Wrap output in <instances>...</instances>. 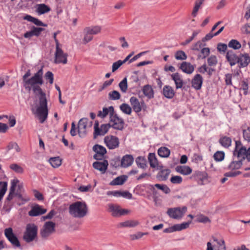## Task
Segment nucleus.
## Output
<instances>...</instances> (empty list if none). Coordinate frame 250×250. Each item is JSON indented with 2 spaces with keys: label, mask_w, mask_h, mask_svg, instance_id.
Instances as JSON below:
<instances>
[{
  "label": "nucleus",
  "mask_w": 250,
  "mask_h": 250,
  "mask_svg": "<svg viewBox=\"0 0 250 250\" xmlns=\"http://www.w3.org/2000/svg\"><path fill=\"white\" fill-rule=\"evenodd\" d=\"M32 89L36 95H40L39 98L40 105L37 106V112L40 123H43L47 119L48 115L47 101L46 94L43 92L40 85L33 86Z\"/></svg>",
  "instance_id": "obj_1"
},
{
  "label": "nucleus",
  "mask_w": 250,
  "mask_h": 250,
  "mask_svg": "<svg viewBox=\"0 0 250 250\" xmlns=\"http://www.w3.org/2000/svg\"><path fill=\"white\" fill-rule=\"evenodd\" d=\"M226 58L230 66L238 64L240 69L247 67L250 63V57L248 53H239L237 54L232 50L227 51Z\"/></svg>",
  "instance_id": "obj_2"
},
{
  "label": "nucleus",
  "mask_w": 250,
  "mask_h": 250,
  "mask_svg": "<svg viewBox=\"0 0 250 250\" xmlns=\"http://www.w3.org/2000/svg\"><path fill=\"white\" fill-rule=\"evenodd\" d=\"M88 212V207L85 202L77 201L69 206V213L74 217L83 218Z\"/></svg>",
  "instance_id": "obj_3"
},
{
  "label": "nucleus",
  "mask_w": 250,
  "mask_h": 250,
  "mask_svg": "<svg viewBox=\"0 0 250 250\" xmlns=\"http://www.w3.org/2000/svg\"><path fill=\"white\" fill-rule=\"evenodd\" d=\"M233 156L240 158L242 156H245L248 162H250V147L247 149L243 146L240 140L235 141V146L233 151Z\"/></svg>",
  "instance_id": "obj_4"
},
{
  "label": "nucleus",
  "mask_w": 250,
  "mask_h": 250,
  "mask_svg": "<svg viewBox=\"0 0 250 250\" xmlns=\"http://www.w3.org/2000/svg\"><path fill=\"white\" fill-rule=\"evenodd\" d=\"M38 234V227L34 224H29L27 225L24 232L23 239L27 243L34 241Z\"/></svg>",
  "instance_id": "obj_5"
},
{
  "label": "nucleus",
  "mask_w": 250,
  "mask_h": 250,
  "mask_svg": "<svg viewBox=\"0 0 250 250\" xmlns=\"http://www.w3.org/2000/svg\"><path fill=\"white\" fill-rule=\"evenodd\" d=\"M110 127H112V124L110 123L102 124L99 127V121H95L94 125L93 138L96 139L98 136L104 135Z\"/></svg>",
  "instance_id": "obj_6"
},
{
  "label": "nucleus",
  "mask_w": 250,
  "mask_h": 250,
  "mask_svg": "<svg viewBox=\"0 0 250 250\" xmlns=\"http://www.w3.org/2000/svg\"><path fill=\"white\" fill-rule=\"evenodd\" d=\"M187 211V208L183 206L182 208H168L167 213L170 218L174 219L182 218Z\"/></svg>",
  "instance_id": "obj_7"
},
{
  "label": "nucleus",
  "mask_w": 250,
  "mask_h": 250,
  "mask_svg": "<svg viewBox=\"0 0 250 250\" xmlns=\"http://www.w3.org/2000/svg\"><path fill=\"white\" fill-rule=\"evenodd\" d=\"M4 234L13 247L19 248L21 250L22 249L17 236L14 233L11 228L6 229L4 230Z\"/></svg>",
  "instance_id": "obj_8"
},
{
  "label": "nucleus",
  "mask_w": 250,
  "mask_h": 250,
  "mask_svg": "<svg viewBox=\"0 0 250 250\" xmlns=\"http://www.w3.org/2000/svg\"><path fill=\"white\" fill-rule=\"evenodd\" d=\"M26 83H31V86L43 84L44 81L43 80L42 67L35 73L31 78L28 79Z\"/></svg>",
  "instance_id": "obj_9"
},
{
  "label": "nucleus",
  "mask_w": 250,
  "mask_h": 250,
  "mask_svg": "<svg viewBox=\"0 0 250 250\" xmlns=\"http://www.w3.org/2000/svg\"><path fill=\"white\" fill-rule=\"evenodd\" d=\"M104 143L109 149H114L119 147L120 144L119 138L117 136L111 135L104 137Z\"/></svg>",
  "instance_id": "obj_10"
},
{
  "label": "nucleus",
  "mask_w": 250,
  "mask_h": 250,
  "mask_svg": "<svg viewBox=\"0 0 250 250\" xmlns=\"http://www.w3.org/2000/svg\"><path fill=\"white\" fill-rule=\"evenodd\" d=\"M110 123H113L112 124V128L117 130L122 131L124 128L125 124L124 120L120 117L118 114H115L114 116L109 119Z\"/></svg>",
  "instance_id": "obj_11"
},
{
  "label": "nucleus",
  "mask_w": 250,
  "mask_h": 250,
  "mask_svg": "<svg viewBox=\"0 0 250 250\" xmlns=\"http://www.w3.org/2000/svg\"><path fill=\"white\" fill-rule=\"evenodd\" d=\"M93 151L95 152L93 158L96 160H102L104 158V155L107 153L106 148L99 144L95 145L92 148Z\"/></svg>",
  "instance_id": "obj_12"
},
{
  "label": "nucleus",
  "mask_w": 250,
  "mask_h": 250,
  "mask_svg": "<svg viewBox=\"0 0 250 250\" xmlns=\"http://www.w3.org/2000/svg\"><path fill=\"white\" fill-rule=\"evenodd\" d=\"M67 54L64 53L61 48L59 46H56L55 59L54 60L55 63H62L66 64L67 62Z\"/></svg>",
  "instance_id": "obj_13"
},
{
  "label": "nucleus",
  "mask_w": 250,
  "mask_h": 250,
  "mask_svg": "<svg viewBox=\"0 0 250 250\" xmlns=\"http://www.w3.org/2000/svg\"><path fill=\"white\" fill-rule=\"evenodd\" d=\"M88 123V119L87 118H83L80 120L78 125V132L79 135L82 137L86 134V128Z\"/></svg>",
  "instance_id": "obj_14"
},
{
  "label": "nucleus",
  "mask_w": 250,
  "mask_h": 250,
  "mask_svg": "<svg viewBox=\"0 0 250 250\" xmlns=\"http://www.w3.org/2000/svg\"><path fill=\"white\" fill-rule=\"evenodd\" d=\"M44 30L45 29L42 27L32 26L31 30L23 34V37L26 39H30L34 36L38 37L40 35L41 32Z\"/></svg>",
  "instance_id": "obj_15"
},
{
  "label": "nucleus",
  "mask_w": 250,
  "mask_h": 250,
  "mask_svg": "<svg viewBox=\"0 0 250 250\" xmlns=\"http://www.w3.org/2000/svg\"><path fill=\"white\" fill-rule=\"evenodd\" d=\"M46 211V209L43 208L42 206L38 204H35L28 212V215L30 216H38L44 214Z\"/></svg>",
  "instance_id": "obj_16"
},
{
  "label": "nucleus",
  "mask_w": 250,
  "mask_h": 250,
  "mask_svg": "<svg viewBox=\"0 0 250 250\" xmlns=\"http://www.w3.org/2000/svg\"><path fill=\"white\" fill-rule=\"evenodd\" d=\"M203 83V78L202 76L200 74H197L191 80V86L196 90H200L202 87Z\"/></svg>",
  "instance_id": "obj_17"
},
{
  "label": "nucleus",
  "mask_w": 250,
  "mask_h": 250,
  "mask_svg": "<svg viewBox=\"0 0 250 250\" xmlns=\"http://www.w3.org/2000/svg\"><path fill=\"white\" fill-rule=\"evenodd\" d=\"M129 101L133 110L136 113L140 112L142 110V106L145 104L143 101L141 103L142 105H141L138 99L134 96L131 97Z\"/></svg>",
  "instance_id": "obj_18"
},
{
  "label": "nucleus",
  "mask_w": 250,
  "mask_h": 250,
  "mask_svg": "<svg viewBox=\"0 0 250 250\" xmlns=\"http://www.w3.org/2000/svg\"><path fill=\"white\" fill-rule=\"evenodd\" d=\"M92 166L95 169L100 171L102 173H104L107 169L108 163L107 160H104L102 162L98 161L94 162Z\"/></svg>",
  "instance_id": "obj_19"
},
{
  "label": "nucleus",
  "mask_w": 250,
  "mask_h": 250,
  "mask_svg": "<svg viewBox=\"0 0 250 250\" xmlns=\"http://www.w3.org/2000/svg\"><path fill=\"white\" fill-rule=\"evenodd\" d=\"M239 158L240 159L238 161L233 160L229 165L228 169L231 170L240 169L243 165V162L246 159V157H245V156H242Z\"/></svg>",
  "instance_id": "obj_20"
},
{
  "label": "nucleus",
  "mask_w": 250,
  "mask_h": 250,
  "mask_svg": "<svg viewBox=\"0 0 250 250\" xmlns=\"http://www.w3.org/2000/svg\"><path fill=\"white\" fill-rule=\"evenodd\" d=\"M179 69L185 73L190 74L194 71V66L190 62H183L181 63Z\"/></svg>",
  "instance_id": "obj_21"
},
{
  "label": "nucleus",
  "mask_w": 250,
  "mask_h": 250,
  "mask_svg": "<svg viewBox=\"0 0 250 250\" xmlns=\"http://www.w3.org/2000/svg\"><path fill=\"white\" fill-rule=\"evenodd\" d=\"M134 161V158L132 155L126 154L124 155L121 161V167H127L130 166Z\"/></svg>",
  "instance_id": "obj_22"
},
{
  "label": "nucleus",
  "mask_w": 250,
  "mask_h": 250,
  "mask_svg": "<svg viewBox=\"0 0 250 250\" xmlns=\"http://www.w3.org/2000/svg\"><path fill=\"white\" fill-rule=\"evenodd\" d=\"M162 92L164 97L169 99L173 98L175 94V92L172 87L168 85L164 86Z\"/></svg>",
  "instance_id": "obj_23"
},
{
  "label": "nucleus",
  "mask_w": 250,
  "mask_h": 250,
  "mask_svg": "<svg viewBox=\"0 0 250 250\" xmlns=\"http://www.w3.org/2000/svg\"><path fill=\"white\" fill-rule=\"evenodd\" d=\"M192 177L196 180L200 181L201 183H199L200 184L203 185L204 180L208 178V174L206 171L196 170L193 173Z\"/></svg>",
  "instance_id": "obj_24"
},
{
  "label": "nucleus",
  "mask_w": 250,
  "mask_h": 250,
  "mask_svg": "<svg viewBox=\"0 0 250 250\" xmlns=\"http://www.w3.org/2000/svg\"><path fill=\"white\" fill-rule=\"evenodd\" d=\"M171 79L174 81L176 89L182 88L184 82L179 73L176 72L171 75Z\"/></svg>",
  "instance_id": "obj_25"
},
{
  "label": "nucleus",
  "mask_w": 250,
  "mask_h": 250,
  "mask_svg": "<svg viewBox=\"0 0 250 250\" xmlns=\"http://www.w3.org/2000/svg\"><path fill=\"white\" fill-rule=\"evenodd\" d=\"M213 242L216 243L213 247L215 250H226L225 241L223 239L218 240L216 237L212 236Z\"/></svg>",
  "instance_id": "obj_26"
},
{
  "label": "nucleus",
  "mask_w": 250,
  "mask_h": 250,
  "mask_svg": "<svg viewBox=\"0 0 250 250\" xmlns=\"http://www.w3.org/2000/svg\"><path fill=\"white\" fill-rule=\"evenodd\" d=\"M176 171L184 175H188L192 172V169L188 166H178L175 168Z\"/></svg>",
  "instance_id": "obj_27"
},
{
  "label": "nucleus",
  "mask_w": 250,
  "mask_h": 250,
  "mask_svg": "<svg viewBox=\"0 0 250 250\" xmlns=\"http://www.w3.org/2000/svg\"><path fill=\"white\" fill-rule=\"evenodd\" d=\"M127 178L128 176L126 175L119 176L113 180L110 185L111 186L122 185L126 182Z\"/></svg>",
  "instance_id": "obj_28"
},
{
  "label": "nucleus",
  "mask_w": 250,
  "mask_h": 250,
  "mask_svg": "<svg viewBox=\"0 0 250 250\" xmlns=\"http://www.w3.org/2000/svg\"><path fill=\"white\" fill-rule=\"evenodd\" d=\"M23 19L32 22L37 26H47V24L43 23L38 19L34 18L31 15H26L23 17Z\"/></svg>",
  "instance_id": "obj_29"
},
{
  "label": "nucleus",
  "mask_w": 250,
  "mask_h": 250,
  "mask_svg": "<svg viewBox=\"0 0 250 250\" xmlns=\"http://www.w3.org/2000/svg\"><path fill=\"white\" fill-rule=\"evenodd\" d=\"M142 90L144 94L148 99H151L154 97V91L150 85H144Z\"/></svg>",
  "instance_id": "obj_30"
},
{
  "label": "nucleus",
  "mask_w": 250,
  "mask_h": 250,
  "mask_svg": "<svg viewBox=\"0 0 250 250\" xmlns=\"http://www.w3.org/2000/svg\"><path fill=\"white\" fill-rule=\"evenodd\" d=\"M231 139L228 136L221 137L219 139V144L225 148H229L231 145Z\"/></svg>",
  "instance_id": "obj_31"
},
{
  "label": "nucleus",
  "mask_w": 250,
  "mask_h": 250,
  "mask_svg": "<svg viewBox=\"0 0 250 250\" xmlns=\"http://www.w3.org/2000/svg\"><path fill=\"white\" fill-rule=\"evenodd\" d=\"M136 165L139 168L145 169L147 167L146 160L145 157L138 156L135 160Z\"/></svg>",
  "instance_id": "obj_32"
},
{
  "label": "nucleus",
  "mask_w": 250,
  "mask_h": 250,
  "mask_svg": "<svg viewBox=\"0 0 250 250\" xmlns=\"http://www.w3.org/2000/svg\"><path fill=\"white\" fill-rule=\"evenodd\" d=\"M148 160L150 166L152 168H155L158 165V160L154 153H149Z\"/></svg>",
  "instance_id": "obj_33"
},
{
  "label": "nucleus",
  "mask_w": 250,
  "mask_h": 250,
  "mask_svg": "<svg viewBox=\"0 0 250 250\" xmlns=\"http://www.w3.org/2000/svg\"><path fill=\"white\" fill-rule=\"evenodd\" d=\"M170 154V150L167 147L162 146L158 150V154L162 158H167Z\"/></svg>",
  "instance_id": "obj_34"
},
{
  "label": "nucleus",
  "mask_w": 250,
  "mask_h": 250,
  "mask_svg": "<svg viewBox=\"0 0 250 250\" xmlns=\"http://www.w3.org/2000/svg\"><path fill=\"white\" fill-rule=\"evenodd\" d=\"M101 27L99 26L85 27L84 29V33H88L93 35H96L101 32Z\"/></svg>",
  "instance_id": "obj_35"
},
{
  "label": "nucleus",
  "mask_w": 250,
  "mask_h": 250,
  "mask_svg": "<svg viewBox=\"0 0 250 250\" xmlns=\"http://www.w3.org/2000/svg\"><path fill=\"white\" fill-rule=\"evenodd\" d=\"M50 10L48 6L43 3L38 5L36 11L39 15H42L49 12Z\"/></svg>",
  "instance_id": "obj_36"
},
{
  "label": "nucleus",
  "mask_w": 250,
  "mask_h": 250,
  "mask_svg": "<svg viewBox=\"0 0 250 250\" xmlns=\"http://www.w3.org/2000/svg\"><path fill=\"white\" fill-rule=\"evenodd\" d=\"M170 170L169 169H165L160 170L157 174V178L161 181H166L168 177Z\"/></svg>",
  "instance_id": "obj_37"
},
{
  "label": "nucleus",
  "mask_w": 250,
  "mask_h": 250,
  "mask_svg": "<svg viewBox=\"0 0 250 250\" xmlns=\"http://www.w3.org/2000/svg\"><path fill=\"white\" fill-rule=\"evenodd\" d=\"M109 210L112 212V215L114 217L120 216V208L118 206H114L112 204L109 205Z\"/></svg>",
  "instance_id": "obj_38"
},
{
  "label": "nucleus",
  "mask_w": 250,
  "mask_h": 250,
  "mask_svg": "<svg viewBox=\"0 0 250 250\" xmlns=\"http://www.w3.org/2000/svg\"><path fill=\"white\" fill-rule=\"evenodd\" d=\"M228 47L234 50H238L241 47V44L237 40L232 39L229 42Z\"/></svg>",
  "instance_id": "obj_39"
},
{
  "label": "nucleus",
  "mask_w": 250,
  "mask_h": 250,
  "mask_svg": "<svg viewBox=\"0 0 250 250\" xmlns=\"http://www.w3.org/2000/svg\"><path fill=\"white\" fill-rule=\"evenodd\" d=\"M200 54H199L197 56V59H205L208 57L210 54V49L208 47H204L201 49Z\"/></svg>",
  "instance_id": "obj_40"
},
{
  "label": "nucleus",
  "mask_w": 250,
  "mask_h": 250,
  "mask_svg": "<svg viewBox=\"0 0 250 250\" xmlns=\"http://www.w3.org/2000/svg\"><path fill=\"white\" fill-rule=\"evenodd\" d=\"M49 161L53 167H58L62 164V161L59 157L50 158Z\"/></svg>",
  "instance_id": "obj_41"
},
{
  "label": "nucleus",
  "mask_w": 250,
  "mask_h": 250,
  "mask_svg": "<svg viewBox=\"0 0 250 250\" xmlns=\"http://www.w3.org/2000/svg\"><path fill=\"white\" fill-rule=\"evenodd\" d=\"M120 110L125 114L130 115L132 112L131 107L127 104L123 103L120 106Z\"/></svg>",
  "instance_id": "obj_42"
},
{
  "label": "nucleus",
  "mask_w": 250,
  "mask_h": 250,
  "mask_svg": "<svg viewBox=\"0 0 250 250\" xmlns=\"http://www.w3.org/2000/svg\"><path fill=\"white\" fill-rule=\"evenodd\" d=\"M225 154L223 151H217L213 155V158L216 162H221L225 158Z\"/></svg>",
  "instance_id": "obj_43"
},
{
  "label": "nucleus",
  "mask_w": 250,
  "mask_h": 250,
  "mask_svg": "<svg viewBox=\"0 0 250 250\" xmlns=\"http://www.w3.org/2000/svg\"><path fill=\"white\" fill-rule=\"evenodd\" d=\"M43 228L47 230L49 232L52 233L55 231V223L52 221H48L45 223Z\"/></svg>",
  "instance_id": "obj_44"
},
{
  "label": "nucleus",
  "mask_w": 250,
  "mask_h": 250,
  "mask_svg": "<svg viewBox=\"0 0 250 250\" xmlns=\"http://www.w3.org/2000/svg\"><path fill=\"white\" fill-rule=\"evenodd\" d=\"M121 94L118 91L113 90L108 93V99L110 100H117L121 98Z\"/></svg>",
  "instance_id": "obj_45"
},
{
  "label": "nucleus",
  "mask_w": 250,
  "mask_h": 250,
  "mask_svg": "<svg viewBox=\"0 0 250 250\" xmlns=\"http://www.w3.org/2000/svg\"><path fill=\"white\" fill-rule=\"evenodd\" d=\"M154 186L166 194H168L170 192V188L166 185L156 184Z\"/></svg>",
  "instance_id": "obj_46"
},
{
  "label": "nucleus",
  "mask_w": 250,
  "mask_h": 250,
  "mask_svg": "<svg viewBox=\"0 0 250 250\" xmlns=\"http://www.w3.org/2000/svg\"><path fill=\"white\" fill-rule=\"evenodd\" d=\"M249 81L246 79L243 80L241 82L240 89H242L244 91V94L247 95L249 94Z\"/></svg>",
  "instance_id": "obj_47"
},
{
  "label": "nucleus",
  "mask_w": 250,
  "mask_h": 250,
  "mask_svg": "<svg viewBox=\"0 0 250 250\" xmlns=\"http://www.w3.org/2000/svg\"><path fill=\"white\" fill-rule=\"evenodd\" d=\"M175 58L177 60H185L187 58V56L184 51L178 50L175 54Z\"/></svg>",
  "instance_id": "obj_48"
},
{
  "label": "nucleus",
  "mask_w": 250,
  "mask_h": 250,
  "mask_svg": "<svg viewBox=\"0 0 250 250\" xmlns=\"http://www.w3.org/2000/svg\"><path fill=\"white\" fill-rule=\"evenodd\" d=\"M119 86L122 92L124 93L126 92L127 89V81L126 77L124 78L119 83Z\"/></svg>",
  "instance_id": "obj_49"
},
{
  "label": "nucleus",
  "mask_w": 250,
  "mask_h": 250,
  "mask_svg": "<svg viewBox=\"0 0 250 250\" xmlns=\"http://www.w3.org/2000/svg\"><path fill=\"white\" fill-rule=\"evenodd\" d=\"M15 196L17 197L21 201V203H17V204L19 206H21L24 204L25 203L29 201L30 199L29 198H25L23 197L21 192L16 191V193L15 194Z\"/></svg>",
  "instance_id": "obj_50"
},
{
  "label": "nucleus",
  "mask_w": 250,
  "mask_h": 250,
  "mask_svg": "<svg viewBox=\"0 0 250 250\" xmlns=\"http://www.w3.org/2000/svg\"><path fill=\"white\" fill-rule=\"evenodd\" d=\"M196 222L203 223H210L211 220L208 217L203 214H200L197 217Z\"/></svg>",
  "instance_id": "obj_51"
},
{
  "label": "nucleus",
  "mask_w": 250,
  "mask_h": 250,
  "mask_svg": "<svg viewBox=\"0 0 250 250\" xmlns=\"http://www.w3.org/2000/svg\"><path fill=\"white\" fill-rule=\"evenodd\" d=\"M228 46L226 43L219 42L217 45V50L220 53H225L227 52Z\"/></svg>",
  "instance_id": "obj_52"
},
{
  "label": "nucleus",
  "mask_w": 250,
  "mask_h": 250,
  "mask_svg": "<svg viewBox=\"0 0 250 250\" xmlns=\"http://www.w3.org/2000/svg\"><path fill=\"white\" fill-rule=\"evenodd\" d=\"M10 168L18 173H22L24 171L23 168L17 164H12L10 165Z\"/></svg>",
  "instance_id": "obj_53"
},
{
  "label": "nucleus",
  "mask_w": 250,
  "mask_h": 250,
  "mask_svg": "<svg viewBox=\"0 0 250 250\" xmlns=\"http://www.w3.org/2000/svg\"><path fill=\"white\" fill-rule=\"evenodd\" d=\"M19 183V180L17 179H14L11 180V187L9 189V192L16 194V188L17 184Z\"/></svg>",
  "instance_id": "obj_54"
},
{
  "label": "nucleus",
  "mask_w": 250,
  "mask_h": 250,
  "mask_svg": "<svg viewBox=\"0 0 250 250\" xmlns=\"http://www.w3.org/2000/svg\"><path fill=\"white\" fill-rule=\"evenodd\" d=\"M144 188H147L149 189L152 192L153 194V197L154 199H155L157 198V195L158 194L157 191L155 189V187L154 185H147V184H144L142 186Z\"/></svg>",
  "instance_id": "obj_55"
},
{
  "label": "nucleus",
  "mask_w": 250,
  "mask_h": 250,
  "mask_svg": "<svg viewBox=\"0 0 250 250\" xmlns=\"http://www.w3.org/2000/svg\"><path fill=\"white\" fill-rule=\"evenodd\" d=\"M120 158L119 156L115 157L114 158L111 159L110 162V165L112 167L115 168H117L121 166Z\"/></svg>",
  "instance_id": "obj_56"
},
{
  "label": "nucleus",
  "mask_w": 250,
  "mask_h": 250,
  "mask_svg": "<svg viewBox=\"0 0 250 250\" xmlns=\"http://www.w3.org/2000/svg\"><path fill=\"white\" fill-rule=\"evenodd\" d=\"M206 43H203L202 41L196 42L192 46L191 49L195 51H199L202 48L206 46Z\"/></svg>",
  "instance_id": "obj_57"
},
{
  "label": "nucleus",
  "mask_w": 250,
  "mask_h": 250,
  "mask_svg": "<svg viewBox=\"0 0 250 250\" xmlns=\"http://www.w3.org/2000/svg\"><path fill=\"white\" fill-rule=\"evenodd\" d=\"M191 222V221H190L187 222H184L181 224H175L177 231H181L188 228Z\"/></svg>",
  "instance_id": "obj_58"
},
{
  "label": "nucleus",
  "mask_w": 250,
  "mask_h": 250,
  "mask_svg": "<svg viewBox=\"0 0 250 250\" xmlns=\"http://www.w3.org/2000/svg\"><path fill=\"white\" fill-rule=\"evenodd\" d=\"M209 66H215L217 63V59L215 55H211L208 58L207 60Z\"/></svg>",
  "instance_id": "obj_59"
},
{
  "label": "nucleus",
  "mask_w": 250,
  "mask_h": 250,
  "mask_svg": "<svg viewBox=\"0 0 250 250\" xmlns=\"http://www.w3.org/2000/svg\"><path fill=\"white\" fill-rule=\"evenodd\" d=\"M109 114V112L107 109V107H104L103 108V111L99 110L98 112L97 116L102 119L105 118L107 115Z\"/></svg>",
  "instance_id": "obj_60"
},
{
  "label": "nucleus",
  "mask_w": 250,
  "mask_h": 250,
  "mask_svg": "<svg viewBox=\"0 0 250 250\" xmlns=\"http://www.w3.org/2000/svg\"><path fill=\"white\" fill-rule=\"evenodd\" d=\"M171 183L174 184H181L182 182L183 179L180 176H172L170 179Z\"/></svg>",
  "instance_id": "obj_61"
},
{
  "label": "nucleus",
  "mask_w": 250,
  "mask_h": 250,
  "mask_svg": "<svg viewBox=\"0 0 250 250\" xmlns=\"http://www.w3.org/2000/svg\"><path fill=\"white\" fill-rule=\"evenodd\" d=\"M113 81H114L113 79H111L109 80L105 81L104 83L103 84V85L101 86H100V87L99 88V89L98 90V91L101 92V91H103V90H104L105 88H106L107 87L110 86L112 84V83L113 82Z\"/></svg>",
  "instance_id": "obj_62"
},
{
  "label": "nucleus",
  "mask_w": 250,
  "mask_h": 250,
  "mask_svg": "<svg viewBox=\"0 0 250 250\" xmlns=\"http://www.w3.org/2000/svg\"><path fill=\"white\" fill-rule=\"evenodd\" d=\"M124 64L122 60H118L114 62L112 66V72H114L118 69V68Z\"/></svg>",
  "instance_id": "obj_63"
},
{
  "label": "nucleus",
  "mask_w": 250,
  "mask_h": 250,
  "mask_svg": "<svg viewBox=\"0 0 250 250\" xmlns=\"http://www.w3.org/2000/svg\"><path fill=\"white\" fill-rule=\"evenodd\" d=\"M243 137L245 140L250 141V127H248L247 129H244L243 131Z\"/></svg>",
  "instance_id": "obj_64"
}]
</instances>
